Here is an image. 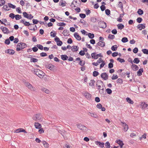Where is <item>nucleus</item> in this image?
<instances>
[{"label":"nucleus","instance_id":"52","mask_svg":"<svg viewBox=\"0 0 148 148\" xmlns=\"http://www.w3.org/2000/svg\"><path fill=\"white\" fill-rule=\"evenodd\" d=\"M5 3V1L4 0H0V6L4 5Z\"/></svg>","mask_w":148,"mask_h":148},{"label":"nucleus","instance_id":"55","mask_svg":"<svg viewBox=\"0 0 148 148\" xmlns=\"http://www.w3.org/2000/svg\"><path fill=\"white\" fill-rule=\"evenodd\" d=\"M57 25L58 26H65L66 25L65 23H58L57 24Z\"/></svg>","mask_w":148,"mask_h":148},{"label":"nucleus","instance_id":"23","mask_svg":"<svg viewBox=\"0 0 148 148\" xmlns=\"http://www.w3.org/2000/svg\"><path fill=\"white\" fill-rule=\"evenodd\" d=\"M143 71V68L140 69L137 72V75L138 76H140L142 75V73Z\"/></svg>","mask_w":148,"mask_h":148},{"label":"nucleus","instance_id":"32","mask_svg":"<svg viewBox=\"0 0 148 148\" xmlns=\"http://www.w3.org/2000/svg\"><path fill=\"white\" fill-rule=\"evenodd\" d=\"M88 35V37L90 39H92L94 37V35L93 34H91L90 33H88L87 34Z\"/></svg>","mask_w":148,"mask_h":148},{"label":"nucleus","instance_id":"25","mask_svg":"<svg viewBox=\"0 0 148 148\" xmlns=\"http://www.w3.org/2000/svg\"><path fill=\"white\" fill-rule=\"evenodd\" d=\"M97 145H98L101 147H103L104 145V143H101L98 141L96 142L95 143Z\"/></svg>","mask_w":148,"mask_h":148},{"label":"nucleus","instance_id":"40","mask_svg":"<svg viewBox=\"0 0 148 148\" xmlns=\"http://www.w3.org/2000/svg\"><path fill=\"white\" fill-rule=\"evenodd\" d=\"M8 5L9 7L13 9H15L16 7V6L11 3H8Z\"/></svg>","mask_w":148,"mask_h":148},{"label":"nucleus","instance_id":"59","mask_svg":"<svg viewBox=\"0 0 148 148\" xmlns=\"http://www.w3.org/2000/svg\"><path fill=\"white\" fill-rule=\"evenodd\" d=\"M29 14H27L26 12H23V16L25 17L26 18H28V16Z\"/></svg>","mask_w":148,"mask_h":148},{"label":"nucleus","instance_id":"21","mask_svg":"<svg viewBox=\"0 0 148 148\" xmlns=\"http://www.w3.org/2000/svg\"><path fill=\"white\" fill-rule=\"evenodd\" d=\"M79 47L77 46L73 45L71 47V50L73 52L77 51H78Z\"/></svg>","mask_w":148,"mask_h":148},{"label":"nucleus","instance_id":"63","mask_svg":"<svg viewBox=\"0 0 148 148\" xmlns=\"http://www.w3.org/2000/svg\"><path fill=\"white\" fill-rule=\"evenodd\" d=\"M100 8L101 9V10L102 11H103L105 10L106 9V7L104 5H102L100 7Z\"/></svg>","mask_w":148,"mask_h":148},{"label":"nucleus","instance_id":"41","mask_svg":"<svg viewBox=\"0 0 148 148\" xmlns=\"http://www.w3.org/2000/svg\"><path fill=\"white\" fill-rule=\"evenodd\" d=\"M137 13L138 14L140 15H142L143 14V11L140 9H139L138 10Z\"/></svg>","mask_w":148,"mask_h":148},{"label":"nucleus","instance_id":"8","mask_svg":"<svg viewBox=\"0 0 148 148\" xmlns=\"http://www.w3.org/2000/svg\"><path fill=\"white\" fill-rule=\"evenodd\" d=\"M25 84L31 90H35V89L29 83L26 82L25 83Z\"/></svg>","mask_w":148,"mask_h":148},{"label":"nucleus","instance_id":"12","mask_svg":"<svg viewBox=\"0 0 148 148\" xmlns=\"http://www.w3.org/2000/svg\"><path fill=\"white\" fill-rule=\"evenodd\" d=\"M101 77L104 80H106L108 79V75L106 73H103L101 74Z\"/></svg>","mask_w":148,"mask_h":148},{"label":"nucleus","instance_id":"31","mask_svg":"<svg viewBox=\"0 0 148 148\" xmlns=\"http://www.w3.org/2000/svg\"><path fill=\"white\" fill-rule=\"evenodd\" d=\"M124 13L123 12V14H120L119 16V19L118 20V21L120 22H121L122 21V18L123 17L124 15Z\"/></svg>","mask_w":148,"mask_h":148},{"label":"nucleus","instance_id":"26","mask_svg":"<svg viewBox=\"0 0 148 148\" xmlns=\"http://www.w3.org/2000/svg\"><path fill=\"white\" fill-rule=\"evenodd\" d=\"M116 142L120 145L121 148H122L123 147V146L124 145V144L122 141L120 140H119L116 141Z\"/></svg>","mask_w":148,"mask_h":148},{"label":"nucleus","instance_id":"47","mask_svg":"<svg viewBox=\"0 0 148 148\" xmlns=\"http://www.w3.org/2000/svg\"><path fill=\"white\" fill-rule=\"evenodd\" d=\"M105 146L106 148H110V143L108 141L106 142L105 143Z\"/></svg>","mask_w":148,"mask_h":148},{"label":"nucleus","instance_id":"58","mask_svg":"<svg viewBox=\"0 0 148 148\" xmlns=\"http://www.w3.org/2000/svg\"><path fill=\"white\" fill-rule=\"evenodd\" d=\"M5 43L7 45H8L10 44V41L9 38H7L5 40Z\"/></svg>","mask_w":148,"mask_h":148},{"label":"nucleus","instance_id":"44","mask_svg":"<svg viewBox=\"0 0 148 148\" xmlns=\"http://www.w3.org/2000/svg\"><path fill=\"white\" fill-rule=\"evenodd\" d=\"M38 61V59L36 58H32L30 59V61L31 62H37Z\"/></svg>","mask_w":148,"mask_h":148},{"label":"nucleus","instance_id":"29","mask_svg":"<svg viewBox=\"0 0 148 148\" xmlns=\"http://www.w3.org/2000/svg\"><path fill=\"white\" fill-rule=\"evenodd\" d=\"M118 28L119 29H120L121 30L124 27V25L122 24L119 23L117 25Z\"/></svg>","mask_w":148,"mask_h":148},{"label":"nucleus","instance_id":"33","mask_svg":"<svg viewBox=\"0 0 148 148\" xmlns=\"http://www.w3.org/2000/svg\"><path fill=\"white\" fill-rule=\"evenodd\" d=\"M126 100L128 103L130 104H133L134 103L133 101L129 97H127L126 98Z\"/></svg>","mask_w":148,"mask_h":148},{"label":"nucleus","instance_id":"3","mask_svg":"<svg viewBox=\"0 0 148 148\" xmlns=\"http://www.w3.org/2000/svg\"><path fill=\"white\" fill-rule=\"evenodd\" d=\"M42 115L40 114H36L33 117V119L36 121L40 122L42 121Z\"/></svg>","mask_w":148,"mask_h":148},{"label":"nucleus","instance_id":"39","mask_svg":"<svg viewBox=\"0 0 148 148\" xmlns=\"http://www.w3.org/2000/svg\"><path fill=\"white\" fill-rule=\"evenodd\" d=\"M115 37V36L113 35L109 34L108 36V38L112 40Z\"/></svg>","mask_w":148,"mask_h":148},{"label":"nucleus","instance_id":"46","mask_svg":"<svg viewBox=\"0 0 148 148\" xmlns=\"http://www.w3.org/2000/svg\"><path fill=\"white\" fill-rule=\"evenodd\" d=\"M117 60L119 61L121 63L124 62H125V60L124 59L121 58H117Z\"/></svg>","mask_w":148,"mask_h":148},{"label":"nucleus","instance_id":"28","mask_svg":"<svg viewBox=\"0 0 148 148\" xmlns=\"http://www.w3.org/2000/svg\"><path fill=\"white\" fill-rule=\"evenodd\" d=\"M2 32L4 34H8L10 33V32L9 31L8 29L6 27H5V29H3Z\"/></svg>","mask_w":148,"mask_h":148},{"label":"nucleus","instance_id":"10","mask_svg":"<svg viewBox=\"0 0 148 148\" xmlns=\"http://www.w3.org/2000/svg\"><path fill=\"white\" fill-rule=\"evenodd\" d=\"M84 95L85 97L88 100H90L91 98V95L90 93L87 92H86L85 93H84Z\"/></svg>","mask_w":148,"mask_h":148},{"label":"nucleus","instance_id":"27","mask_svg":"<svg viewBox=\"0 0 148 148\" xmlns=\"http://www.w3.org/2000/svg\"><path fill=\"white\" fill-rule=\"evenodd\" d=\"M61 58L63 60H66L68 58V56L66 55H62L61 56Z\"/></svg>","mask_w":148,"mask_h":148},{"label":"nucleus","instance_id":"13","mask_svg":"<svg viewBox=\"0 0 148 148\" xmlns=\"http://www.w3.org/2000/svg\"><path fill=\"white\" fill-rule=\"evenodd\" d=\"M91 57L92 59H97L99 58L98 55L95 52L92 53L91 54Z\"/></svg>","mask_w":148,"mask_h":148},{"label":"nucleus","instance_id":"6","mask_svg":"<svg viewBox=\"0 0 148 148\" xmlns=\"http://www.w3.org/2000/svg\"><path fill=\"white\" fill-rule=\"evenodd\" d=\"M46 67L51 71H54L56 68V67L54 65L50 64H49L48 65H47Z\"/></svg>","mask_w":148,"mask_h":148},{"label":"nucleus","instance_id":"17","mask_svg":"<svg viewBox=\"0 0 148 148\" xmlns=\"http://www.w3.org/2000/svg\"><path fill=\"white\" fill-rule=\"evenodd\" d=\"M97 45L98 46H100L102 47H103L105 45V43L103 41H100L97 43Z\"/></svg>","mask_w":148,"mask_h":148},{"label":"nucleus","instance_id":"38","mask_svg":"<svg viewBox=\"0 0 148 148\" xmlns=\"http://www.w3.org/2000/svg\"><path fill=\"white\" fill-rule=\"evenodd\" d=\"M140 61V60L138 58H135L133 61L136 64H138Z\"/></svg>","mask_w":148,"mask_h":148},{"label":"nucleus","instance_id":"20","mask_svg":"<svg viewBox=\"0 0 148 148\" xmlns=\"http://www.w3.org/2000/svg\"><path fill=\"white\" fill-rule=\"evenodd\" d=\"M69 32L66 29L64 30L62 33L63 35L65 36H68L70 35L69 33Z\"/></svg>","mask_w":148,"mask_h":148},{"label":"nucleus","instance_id":"14","mask_svg":"<svg viewBox=\"0 0 148 148\" xmlns=\"http://www.w3.org/2000/svg\"><path fill=\"white\" fill-rule=\"evenodd\" d=\"M88 115L90 116L91 117L95 118L98 119L99 118L98 116L96 113H93L89 112L88 113Z\"/></svg>","mask_w":148,"mask_h":148},{"label":"nucleus","instance_id":"61","mask_svg":"<svg viewBox=\"0 0 148 148\" xmlns=\"http://www.w3.org/2000/svg\"><path fill=\"white\" fill-rule=\"evenodd\" d=\"M24 24L25 25L27 26H29V25H31V24L29 22H27L25 21V23H24Z\"/></svg>","mask_w":148,"mask_h":148},{"label":"nucleus","instance_id":"54","mask_svg":"<svg viewBox=\"0 0 148 148\" xmlns=\"http://www.w3.org/2000/svg\"><path fill=\"white\" fill-rule=\"evenodd\" d=\"M101 62L102 63L100 64V69H101L104 66V65L105 64H106L105 62L103 61V60Z\"/></svg>","mask_w":148,"mask_h":148},{"label":"nucleus","instance_id":"9","mask_svg":"<svg viewBox=\"0 0 148 148\" xmlns=\"http://www.w3.org/2000/svg\"><path fill=\"white\" fill-rule=\"evenodd\" d=\"M121 123L123 124L122 126L123 127L124 131L126 132L128 129V126L125 123L123 122H121Z\"/></svg>","mask_w":148,"mask_h":148},{"label":"nucleus","instance_id":"4","mask_svg":"<svg viewBox=\"0 0 148 148\" xmlns=\"http://www.w3.org/2000/svg\"><path fill=\"white\" fill-rule=\"evenodd\" d=\"M78 128L82 130V131L86 132L88 130L87 128L84 125L81 124L77 125Z\"/></svg>","mask_w":148,"mask_h":148},{"label":"nucleus","instance_id":"56","mask_svg":"<svg viewBox=\"0 0 148 148\" xmlns=\"http://www.w3.org/2000/svg\"><path fill=\"white\" fill-rule=\"evenodd\" d=\"M143 20L142 18L141 17H138L136 19L137 22L138 23H140Z\"/></svg>","mask_w":148,"mask_h":148},{"label":"nucleus","instance_id":"50","mask_svg":"<svg viewBox=\"0 0 148 148\" xmlns=\"http://www.w3.org/2000/svg\"><path fill=\"white\" fill-rule=\"evenodd\" d=\"M142 51L144 54H148V49H144L142 50Z\"/></svg>","mask_w":148,"mask_h":148},{"label":"nucleus","instance_id":"57","mask_svg":"<svg viewBox=\"0 0 148 148\" xmlns=\"http://www.w3.org/2000/svg\"><path fill=\"white\" fill-rule=\"evenodd\" d=\"M63 43L62 41L60 40L57 42V45L58 46H61L62 44Z\"/></svg>","mask_w":148,"mask_h":148},{"label":"nucleus","instance_id":"37","mask_svg":"<svg viewBox=\"0 0 148 148\" xmlns=\"http://www.w3.org/2000/svg\"><path fill=\"white\" fill-rule=\"evenodd\" d=\"M117 47H118L117 45H113L111 47V49L113 51H116L117 50Z\"/></svg>","mask_w":148,"mask_h":148},{"label":"nucleus","instance_id":"5","mask_svg":"<svg viewBox=\"0 0 148 148\" xmlns=\"http://www.w3.org/2000/svg\"><path fill=\"white\" fill-rule=\"evenodd\" d=\"M98 24L99 27L101 28L104 29L107 26L106 23L104 22L103 21H100L98 23Z\"/></svg>","mask_w":148,"mask_h":148},{"label":"nucleus","instance_id":"2","mask_svg":"<svg viewBox=\"0 0 148 148\" xmlns=\"http://www.w3.org/2000/svg\"><path fill=\"white\" fill-rule=\"evenodd\" d=\"M26 46V44L24 43H19L17 45L16 50L17 51H19L25 48Z\"/></svg>","mask_w":148,"mask_h":148},{"label":"nucleus","instance_id":"36","mask_svg":"<svg viewBox=\"0 0 148 148\" xmlns=\"http://www.w3.org/2000/svg\"><path fill=\"white\" fill-rule=\"evenodd\" d=\"M128 41V39L127 38L124 37L122 38L121 40V41L123 43H125Z\"/></svg>","mask_w":148,"mask_h":148},{"label":"nucleus","instance_id":"45","mask_svg":"<svg viewBox=\"0 0 148 148\" xmlns=\"http://www.w3.org/2000/svg\"><path fill=\"white\" fill-rule=\"evenodd\" d=\"M106 91L107 93L109 95L111 94L112 93V90L110 88H107L106 89Z\"/></svg>","mask_w":148,"mask_h":148},{"label":"nucleus","instance_id":"62","mask_svg":"<svg viewBox=\"0 0 148 148\" xmlns=\"http://www.w3.org/2000/svg\"><path fill=\"white\" fill-rule=\"evenodd\" d=\"M3 8L6 11H8L10 10L9 9H7L8 6L6 5H4Z\"/></svg>","mask_w":148,"mask_h":148},{"label":"nucleus","instance_id":"18","mask_svg":"<svg viewBox=\"0 0 148 148\" xmlns=\"http://www.w3.org/2000/svg\"><path fill=\"white\" fill-rule=\"evenodd\" d=\"M14 51L13 50L8 49L5 51V53L11 55H13L14 53Z\"/></svg>","mask_w":148,"mask_h":148},{"label":"nucleus","instance_id":"35","mask_svg":"<svg viewBox=\"0 0 148 148\" xmlns=\"http://www.w3.org/2000/svg\"><path fill=\"white\" fill-rule=\"evenodd\" d=\"M61 2V3L59 4V5L62 7H64L65 5V3L66 2L65 1H63V0H60V2Z\"/></svg>","mask_w":148,"mask_h":148},{"label":"nucleus","instance_id":"19","mask_svg":"<svg viewBox=\"0 0 148 148\" xmlns=\"http://www.w3.org/2000/svg\"><path fill=\"white\" fill-rule=\"evenodd\" d=\"M131 67L133 70L134 71H136L139 68L138 66L134 64H132Z\"/></svg>","mask_w":148,"mask_h":148},{"label":"nucleus","instance_id":"64","mask_svg":"<svg viewBox=\"0 0 148 148\" xmlns=\"http://www.w3.org/2000/svg\"><path fill=\"white\" fill-rule=\"evenodd\" d=\"M9 17L12 19H14L15 17V16L14 14L11 13L9 14Z\"/></svg>","mask_w":148,"mask_h":148},{"label":"nucleus","instance_id":"15","mask_svg":"<svg viewBox=\"0 0 148 148\" xmlns=\"http://www.w3.org/2000/svg\"><path fill=\"white\" fill-rule=\"evenodd\" d=\"M145 24H140L137 26V28L138 29L140 30H141L142 29H144L145 28Z\"/></svg>","mask_w":148,"mask_h":148},{"label":"nucleus","instance_id":"7","mask_svg":"<svg viewBox=\"0 0 148 148\" xmlns=\"http://www.w3.org/2000/svg\"><path fill=\"white\" fill-rule=\"evenodd\" d=\"M28 29L31 30L35 31L37 30V28L36 25H34L33 24H31V25L28 26Z\"/></svg>","mask_w":148,"mask_h":148},{"label":"nucleus","instance_id":"11","mask_svg":"<svg viewBox=\"0 0 148 148\" xmlns=\"http://www.w3.org/2000/svg\"><path fill=\"white\" fill-rule=\"evenodd\" d=\"M103 61V60L102 58H99L97 61L96 62H94L92 63V64L93 65L97 66L99 63H101Z\"/></svg>","mask_w":148,"mask_h":148},{"label":"nucleus","instance_id":"1","mask_svg":"<svg viewBox=\"0 0 148 148\" xmlns=\"http://www.w3.org/2000/svg\"><path fill=\"white\" fill-rule=\"evenodd\" d=\"M33 71L36 75L41 78H43L44 76V73L40 70L36 69L34 70Z\"/></svg>","mask_w":148,"mask_h":148},{"label":"nucleus","instance_id":"53","mask_svg":"<svg viewBox=\"0 0 148 148\" xmlns=\"http://www.w3.org/2000/svg\"><path fill=\"white\" fill-rule=\"evenodd\" d=\"M119 3L118 5V7H119L121 9H123V5L122 3V2L121 1H119Z\"/></svg>","mask_w":148,"mask_h":148},{"label":"nucleus","instance_id":"60","mask_svg":"<svg viewBox=\"0 0 148 148\" xmlns=\"http://www.w3.org/2000/svg\"><path fill=\"white\" fill-rule=\"evenodd\" d=\"M79 16L82 18H85L86 15L84 14L81 13L79 14Z\"/></svg>","mask_w":148,"mask_h":148},{"label":"nucleus","instance_id":"16","mask_svg":"<svg viewBox=\"0 0 148 148\" xmlns=\"http://www.w3.org/2000/svg\"><path fill=\"white\" fill-rule=\"evenodd\" d=\"M74 36L77 40H80L81 39V37L79 35L77 32H75L74 34Z\"/></svg>","mask_w":148,"mask_h":148},{"label":"nucleus","instance_id":"49","mask_svg":"<svg viewBox=\"0 0 148 148\" xmlns=\"http://www.w3.org/2000/svg\"><path fill=\"white\" fill-rule=\"evenodd\" d=\"M91 82L89 83V85L91 86H94V83L95 82L94 80H90Z\"/></svg>","mask_w":148,"mask_h":148},{"label":"nucleus","instance_id":"34","mask_svg":"<svg viewBox=\"0 0 148 148\" xmlns=\"http://www.w3.org/2000/svg\"><path fill=\"white\" fill-rule=\"evenodd\" d=\"M42 143L45 147L47 148L49 147V144L45 141H42Z\"/></svg>","mask_w":148,"mask_h":148},{"label":"nucleus","instance_id":"24","mask_svg":"<svg viewBox=\"0 0 148 148\" xmlns=\"http://www.w3.org/2000/svg\"><path fill=\"white\" fill-rule=\"evenodd\" d=\"M140 106L142 107L143 109H145L148 106V104H146L145 102H141L140 104Z\"/></svg>","mask_w":148,"mask_h":148},{"label":"nucleus","instance_id":"48","mask_svg":"<svg viewBox=\"0 0 148 148\" xmlns=\"http://www.w3.org/2000/svg\"><path fill=\"white\" fill-rule=\"evenodd\" d=\"M36 46L39 49L41 50H42L43 49V47L42 45L40 44H37Z\"/></svg>","mask_w":148,"mask_h":148},{"label":"nucleus","instance_id":"42","mask_svg":"<svg viewBox=\"0 0 148 148\" xmlns=\"http://www.w3.org/2000/svg\"><path fill=\"white\" fill-rule=\"evenodd\" d=\"M99 74V73L97 71H94L93 72V75L94 76V77H96L97 76V75H98Z\"/></svg>","mask_w":148,"mask_h":148},{"label":"nucleus","instance_id":"22","mask_svg":"<svg viewBox=\"0 0 148 148\" xmlns=\"http://www.w3.org/2000/svg\"><path fill=\"white\" fill-rule=\"evenodd\" d=\"M34 126L35 128L36 129H39L41 127V125L38 122H35L34 123Z\"/></svg>","mask_w":148,"mask_h":148},{"label":"nucleus","instance_id":"43","mask_svg":"<svg viewBox=\"0 0 148 148\" xmlns=\"http://www.w3.org/2000/svg\"><path fill=\"white\" fill-rule=\"evenodd\" d=\"M15 19L17 20H18L20 19H21L22 18V17L21 15H19V14H16L15 16Z\"/></svg>","mask_w":148,"mask_h":148},{"label":"nucleus","instance_id":"30","mask_svg":"<svg viewBox=\"0 0 148 148\" xmlns=\"http://www.w3.org/2000/svg\"><path fill=\"white\" fill-rule=\"evenodd\" d=\"M41 90L42 91L44 92H45L47 94H49L50 92V91L49 90H48L46 88H42Z\"/></svg>","mask_w":148,"mask_h":148},{"label":"nucleus","instance_id":"51","mask_svg":"<svg viewBox=\"0 0 148 148\" xmlns=\"http://www.w3.org/2000/svg\"><path fill=\"white\" fill-rule=\"evenodd\" d=\"M106 14L107 15H109L110 14V10L108 9H106L105 10Z\"/></svg>","mask_w":148,"mask_h":148}]
</instances>
